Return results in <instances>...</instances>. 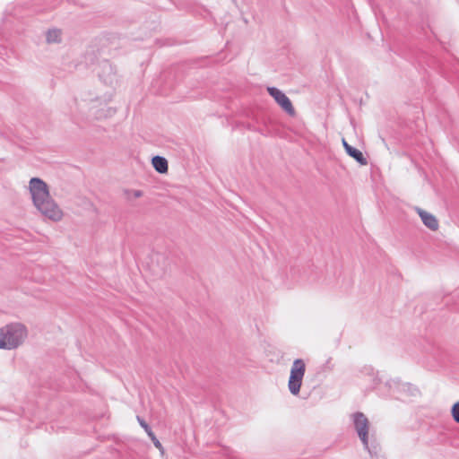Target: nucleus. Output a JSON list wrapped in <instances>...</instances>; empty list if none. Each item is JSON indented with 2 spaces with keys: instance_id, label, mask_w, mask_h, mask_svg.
Returning <instances> with one entry per match:
<instances>
[{
  "instance_id": "13",
  "label": "nucleus",
  "mask_w": 459,
  "mask_h": 459,
  "mask_svg": "<svg viewBox=\"0 0 459 459\" xmlns=\"http://www.w3.org/2000/svg\"><path fill=\"white\" fill-rule=\"evenodd\" d=\"M137 420L141 427L146 431L148 429H150L149 425L140 417H137Z\"/></svg>"
},
{
  "instance_id": "8",
  "label": "nucleus",
  "mask_w": 459,
  "mask_h": 459,
  "mask_svg": "<svg viewBox=\"0 0 459 459\" xmlns=\"http://www.w3.org/2000/svg\"><path fill=\"white\" fill-rule=\"evenodd\" d=\"M46 41L48 44H57L62 41V31L59 29L52 28L46 31Z\"/></svg>"
},
{
  "instance_id": "6",
  "label": "nucleus",
  "mask_w": 459,
  "mask_h": 459,
  "mask_svg": "<svg viewBox=\"0 0 459 459\" xmlns=\"http://www.w3.org/2000/svg\"><path fill=\"white\" fill-rule=\"evenodd\" d=\"M267 91L275 102L290 116L295 115V108L287 95L276 87H268Z\"/></svg>"
},
{
  "instance_id": "15",
  "label": "nucleus",
  "mask_w": 459,
  "mask_h": 459,
  "mask_svg": "<svg viewBox=\"0 0 459 459\" xmlns=\"http://www.w3.org/2000/svg\"><path fill=\"white\" fill-rule=\"evenodd\" d=\"M145 432H146V433H147V435L150 437V438L152 439V441L153 439H155V438H156V437H155L154 433L152 432V430L151 429V428H150V429H148Z\"/></svg>"
},
{
  "instance_id": "5",
  "label": "nucleus",
  "mask_w": 459,
  "mask_h": 459,
  "mask_svg": "<svg viewBox=\"0 0 459 459\" xmlns=\"http://www.w3.org/2000/svg\"><path fill=\"white\" fill-rule=\"evenodd\" d=\"M306 372V363L301 359H296L290 368L288 380V389L292 395H299Z\"/></svg>"
},
{
  "instance_id": "11",
  "label": "nucleus",
  "mask_w": 459,
  "mask_h": 459,
  "mask_svg": "<svg viewBox=\"0 0 459 459\" xmlns=\"http://www.w3.org/2000/svg\"><path fill=\"white\" fill-rule=\"evenodd\" d=\"M143 196V192L141 190L133 189L126 191V197L128 200H134Z\"/></svg>"
},
{
  "instance_id": "14",
  "label": "nucleus",
  "mask_w": 459,
  "mask_h": 459,
  "mask_svg": "<svg viewBox=\"0 0 459 459\" xmlns=\"http://www.w3.org/2000/svg\"><path fill=\"white\" fill-rule=\"evenodd\" d=\"M153 442V445L161 452L163 453V447L160 444V442L157 439V437L155 439L152 440Z\"/></svg>"
},
{
  "instance_id": "1",
  "label": "nucleus",
  "mask_w": 459,
  "mask_h": 459,
  "mask_svg": "<svg viewBox=\"0 0 459 459\" xmlns=\"http://www.w3.org/2000/svg\"><path fill=\"white\" fill-rule=\"evenodd\" d=\"M33 207L46 221L60 222L65 212L50 194L48 185L39 178H31L27 186Z\"/></svg>"
},
{
  "instance_id": "16",
  "label": "nucleus",
  "mask_w": 459,
  "mask_h": 459,
  "mask_svg": "<svg viewBox=\"0 0 459 459\" xmlns=\"http://www.w3.org/2000/svg\"><path fill=\"white\" fill-rule=\"evenodd\" d=\"M342 145L346 151V152H348V149L349 148H351L352 146H351L350 144H348V143L345 141V139H342Z\"/></svg>"
},
{
  "instance_id": "10",
  "label": "nucleus",
  "mask_w": 459,
  "mask_h": 459,
  "mask_svg": "<svg viewBox=\"0 0 459 459\" xmlns=\"http://www.w3.org/2000/svg\"><path fill=\"white\" fill-rule=\"evenodd\" d=\"M347 153L352 157L353 159H355L359 164L361 165H366L367 164V160L366 158L363 156L362 152L353 147L351 148H349L348 149V152Z\"/></svg>"
},
{
  "instance_id": "9",
  "label": "nucleus",
  "mask_w": 459,
  "mask_h": 459,
  "mask_svg": "<svg viewBox=\"0 0 459 459\" xmlns=\"http://www.w3.org/2000/svg\"><path fill=\"white\" fill-rule=\"evenodd\" d=\"M153 168L159 173H166L168 171V161L165 158L155 156L152 160Z\"/></svg>"
},
{
  "instance_id": "7",
  "label": "nucleus",
  "mask_w": 459,
  "mask_h": 459,
  "mask_svg": "<svg viewBox=\"0 0 459 459\" xmlns=\"http://www.w3.org/2000/svg\"><path fill=\"white\" fill-rule=\"evenodd\" d=\"M413 209L426 228L432 231H437L439 229L438 220L433 213L418 206H415Z\"/></svg>"
},
{
  "instance_id": "12",
  "label": "nucleus",
  "mask_w": 459,
  "mask_h": 459,
  "mask_svg": "<svg viewBox=\"0 0 459 459\" xmlns=\"http://www.w3.org/2000/svg\"><path fill=\"white\" fill-rule=\"evenodd\" d=\"M453 419L455 422L459 423V402L455 403L451 409Z\"/></svg>"
},
{
  "instance_id": "4",
  "label": "nucleus",
  "mask_w": 459,
  "mask_h": 459,
  "mask_svg": "<svg viewBox=\"0 0 459 459\" xmlns=\"http://www.w3.org/2000/svg\"><path fill=\"white\" fill-rule=\"evenodd\" d=\"M28 336L24 325L13 323L0 328V349L13 350L23 343Z\"/></svg>"
},
{
  "instance_id": "2",
  "label": "nucleus",
  "mask_w": 459,
  "mask_h": 459,
  "mask_svg": "<svg viewBox=\"0 0 459 459\" xmlns=\"http://www.w3.org/2000/svg\"><path fill=\"white\" fill-rule=\"evenodd\" d=\"M113 99V92L82 94L76 100V111L82 117L90 120H100L107 118L114 113L109 108Z\"/></svg>"
},
{
  "instance_id": "3",
  "label": "nucleus",
  "mask_w": 459,
  "mask_h": 459,
  "mask_svg": "<svg viewBox=\"0 0 459 459\" xmlns=\"http://www.w3.org/2000/svg\"><path fill=\"white\" fill-rule=\"evenodd\" d=\"M352 428L360 440L364 449L370 455L376 453L375 428L368 418L362 412L357 411L350 415Z\"/></svg>"
}]
</instances>
